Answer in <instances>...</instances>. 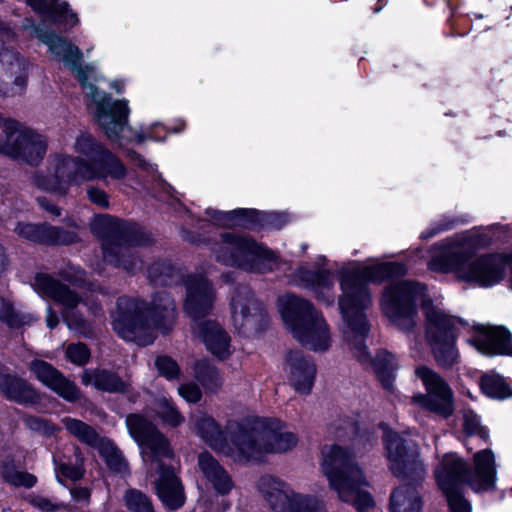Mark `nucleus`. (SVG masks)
I'll return each mask as SVG.
<instances>
[{
  "mask_svg": "<svg viewBox=\"0 0 512 512\" xmlns=\"http://www.w3.org/2000/svg\"><path fill=\"white\" fill-rule=\"evenodd\" d=\"M183 127H184V124H182V127H180V129H179V130H175V132L180 131V130H183Z\"/></svg>",
  "mask_w": 512,
  "mask_h": 512,
  "instance_id": "nucleus-63",
  "label": "nucleus"
},
{
  "mask_svg": "<svg viewBox=\"0 0 512 512\" xmlns=\"http://www.w3.org/2000/svg\"><path fill=\"white\" fill-rule=\"evenodd\" d=\"M0 36L3 39L13 40V39H15L16 34L8 24H6L0 20Z\"/></svg>",
  "mask_w": 512,
  "mask_h": 512,
  "instance_id": "nucleus-55",
  "label": "nucleus"
},
{
  "mask_svg": "<svg viewBox=\"0 0 512 512\" xmlns=\"http://www.w3.org/2000/svg\"><path fill=\"white\" fill-rule=\"evenodd\" d=\"M212 251L216 261L249 272L265 273L278 264L277 256L267 247L248 236L233 233L222 234Z\"/></svg>",
  "mask_w": 512,
  "mask_h": 512,
  "instance_id": "nucleus-11",
  "label": "nucleus"
},
{
  "mask_svg": "<svg viewBox=\"0 0 512 512\" xmlns=\"http://www.w3.org/2000/svg\"><path fill=\"white\" fill-rule=\"evenodd\" d=\"M66 358L76 365H84L90 358V351L83 343L70 344L66 349Z\"/></svg>",
  "mask_w": 512,
  "mask_h": 512,
  "instance_id": "nucleus-45",
  "label": "nucleus"
},
{
  "mask_svg": "<svg viewBox=\"0 0 512 512\" xmlns=\"http://www.w3.org/2000/svg\"><path fill=\"white\" fill-rule=\"evenodd\" d=\"M335 270L341 290L338 306L345 322L343 334L346 345L361 364L373 368L385 385H388L392 372L397 368L394 356L383 351L372 359L365 345L369 332L365 311L372 303L367 285L402 276L406 273V268L400 263L362 265L351 261L337 266Z\"/></svg>",
  "mask_w": 512,
  "mask_h": 512,
  "instance_id": "nucleus-1",
  "label": "nucleus"
},
{
  "mask_svg": "<svg viewBox=\"0 0 512 512\" xmlns=\"http://www.w3.org/2000/svg\"><path fill=\"white\" fill-rule=\"evenodd\" d=\"M34 289L42 297L52 298L62 305V316L69 329L84 336L91 333L90 323L76 312L81 299L72 290L46 274L35 277Z\"/></svg>",
  "mask_w": 512,
  "mask_h": 512,
  "instance_id": "nucleus-15",
  "label": "nucleus"
},
{
  "mask_svg": "<svg viewBox=\"0 0 512 512\" xmlns=\"http://www.w3.org/2000/svg\"><path fill=\"white\" fill-rule=\"evenodd\" d=\"M232 324L239 333L258 332L267 322L262 304L247 290H240L232 299Z\"/></svg>",
  "mask_w": 512,
  "mask_h": 512,
  "instance_id": "nucleus-18",
  "label": "nucleus"
},
{
  "mask_svg": "<svg viewBox=\"0 0 512 512\" xmlns=\"http://www.w3.org/2000/svg\"><path fill=\"white\" fill-rule=\"evenodd\" d=\"M290 384L294 389L303 394H308L316 377V365L299 351H291L287 354L284 364Z\"/></svg>",
  "mask_w": 512,
  "mask_h": 512,
  "instance_id": "nucleus-22",
  "label": "nucleus"
},
{
  "mask_svg": "<svg viewBox=\"0 0 512 512\" xmlns=\"http://www.w3.org/2000/svg\"><path fill=\"white\" fill-rule=\"evenodd\" d=\"M71 495L76 501L87 503L90 497V492L86 488L76 487L71 490Z\"/></svg>",
  "mask_w": 512,
  "mask_h": 512,
  "instance_id": "nucleus-53",
  "label": "nucleus"
},
{
  "mask_svg": "<svg viewBox=\"0 0 512 512\" xmlns=\"http://www.w3.org/2000/svg\"><path fill=\"white\" fill-rule=\"evenodd\" d=\"M30 370L40 382L55 391L62 398L74 401L79 397L76 386L49 363L33 360L30 363Z\"/></svg>",
  "mask_w": 512,
  "mask_h": 512,
  "instance_id": "nucleus-25",
  "label": "nucleus"
},
{
  "mask_svg": "<svg viewBox=\"0 0 512 512\" xmlns=\"http://www.w3.org/2000/svg\"><path fill=\"white\" fill-rule=\"evenodd\" d=\"M244 448L237 457L244 461L261 460L266 454L286 452L296 446V435L286 430L285 425L275 419H247Z\"/></svg>",
  "mask_w": 512,
  "mask_h": 512,
  "instance_id": "nucleus-12",
  "label": "nucleus"
},
{
  "mask_svg": "<svg viewBox=\"0 0 512 512\" xmlns=\"http://www.w3.org/2000/svg\"><path fill=\"white\" fill-rule=\"evenodd\" d=\"M191 427L212 449L235 461L243 462V458H238L236 454L238 450L245 447L243 442L246 440L247 420L237 426V430L232 432L229 441L215 420L207 415L194 416L191 419Z\"/></svg>",
  "mask_w": 512,
  "mask_h": 512,
  "instance_id": "nucleus-16",
  "label": "nucleus"
},
{
  "mask_svg": "<svg viewBox=\"0 0 512 512\" xmlns=\"http://www.w3.org/2000/svg\"><path fill=\"white\" fill-rule=\"evenodd\" d=\"M318 262L319 263H324V262H326V258L324 256H320L319 259H318Z\"/></svg>",
  "mask_w": 512,
  "mask_h": 512,
  "instance_id": "nucleus-61",
  "label": "nucleus"
},
{
  "mask_svg": "<svg viewBox=\"0 0 512 512\" xmlns=\"http://www.w3.org/2000/svg\"><path fill=\"white\" fill-rule=\"evenodd\" d=\"M214 290L202 275H193L186 282V313L194 320L193 332L202 338L206 348L217 358L226 359L231 354V339L214 321H201L212 307Z\"/></svg>",
  "mask_w": 512,
  "mask_h": 512,
  "instance_id": "nucleus-9",
  "label": "nucleus"
},
{
  "mask_svg": "<svg viewBox=\"0 0 512 512\" xmlns=\"http://www.w3.org/2000/svg\"><path fill=\"white\" fill-rule=\"evenodd\" d=\"M420 302L424 316V338L434 359L443 368H451L458 362L456 348L457 331L465 323L448 314L440 303L426 295V287L411 281L391 284L385 290L381 307L385 315L400 329L410 332L416 326V304Z\"/></svg>",
  "mask_w": 512,
  "mask_h": 512,
  "instance_id": "nucleus-3",
  "label": "nucleus"
},
{
  "mask_svg": "<svg viewBox=\"0 0 512 512\" xmlns=\"http://www.w3.org/2000/svg\"><path fill=\"white\" fill-rule=\"evenodd\" d=\"M258 487L274 512H323L316 501L294 494L273 477H262Z\"/></svg>",
  "mask_w": 512,
  "mask_h": 512,
  "instance_id": "nucleus-17",
  "label": "nucleus"
},
{
  "mask_svg": "<svg viewBox=\"0 0 512 512\" xmlns=\"http://www.w3.org/2000/svg\"><path fill=\"white\" fill-rule=\"evenodd\" d=\"M92 447L98 450L100 456L111 470L115 472H123L126 470V461L111 440L98 437L97 444L92 445Z\"/></svg>",
  "mask_w": 512,
  "mask_h": 512,
  "instance_id": "nucleus-33",
  "label": "nucleus"
},
{
  "mask_svg": "<svg viewBox=\"0 0 512 512\" xmlns=\"http://www.w3.org/2000/svg\"><path fill=\"white\" fill-rule=\"evenodd\" d=\"M194 376L208 392H216L223 384L220 372L207 360H198L195 362Z\"/></svg>",
  "mask_w": 512,
  "mask_h": 512,
  "instance_id": "nucleus-32",
  "label": "nucleus"
},
{
  "mask_svg": "<svg viewBox=\"0 0 512 512\" xmlns=\"http://www.w3.org/2000/svg\"><path fill=\"white\" fill-rule=\"evenodd\" d=\"M179 395L189 403H196L201 399V390L195 383H184L178 387Z\"/></svg>",
  "mask_w": 512,
  "mask_h": 512,
  "instance_id": "nucleus-46",
  "label": "nucleus"
},
{
  "mask_svg": "<svg viewBox=\"0 0 512 512\" xmlns=\"http://www.w3.org/2000/svg\"><path fill=\"white\" fill-rule=\"evenodd\" d=\"M295 278L301 285L309 289L316 299L327 305L334 304V275L330 270L311 271L299 268L295 272Z\"/></svg>",
  "mask_w": 512,
  "mask_h": 512,
  "instance_id": "nucleus-24",
  "label": "nucleus"
},
{
  "mask_svg": "<svg viewBox=\"0 0 512 512\" xmlns=\"http://www.w3.org/2000/svg\"><path fill=\"white\" fill-rule=\"evenodd\" d=\"M350 434L351 445L331 444L322 448V470L342 501L352 504L358 511H368L374 506V501L362 489L367 482L361 469L353 462V456L364 445V438L357 435L354 426L350 427Z\"/></svg>",
  "mask_w": 512,
  "mask_h": 512,
  "instance_id": "nucleus-8",
  "label": "nucleus"
},
{
  "mask_svg": "<svg viewBox=\"0 0 512 512\" xmlns=\"http://www.w3.org/2000/svg\"><path fill=\"white\" fill-rule=\"evenodd\" d=\"M155 411L161 420L172 427L184 422V417L175 405L166 397H159L155 402Z\"/></svg>",
  "mask_w": 512,
  "mask_h": 512,
  "instance_id": "nucleus-40",
  "label": "nucleus"
},
{
  "mask_svg": "<svg viewBox=\"0 0 512 512\" xmlns=\"http://www.w3.org/2000/svg\"><path fill=\"white\" fill-rule=\"evenodd\" d=\"M26 2L35 12L53 21H63L70 26L79 23L77 15L69 9L66 2H59L58 0H26Z\"/></svg>",
  "mask_w": 512,
  "mask_h": 512,
  "instance_id": "nucleus-27",
  "label": "nucleus"
},
{
  "mask_svg": "<svg viewBox=\"0 0 512 512\" xmlns=\"http://www.w3.org/2000/svg\"><path fill=\"white\" fill-rule=\"evenodd\" d=\"M463 429L468 436L465 443L468 450L472 449L470 445L475 437H479L483 443L489 438L488 432L480 426L478 416L472 411H466L463 414Z\"/></svg>",
  "mask_w": 512,
  "mask_h": 512,
  "instance_id": "nucleus-39",
  "label": "nucleus"
},
{
  "mask_svg": "<svg viewBox=\"0 0 512 512\" xmlns=\"http://www.w3.org/2000/svg\"><path fill=\"white\" fill-rule=\"evenodd\" d=\"M383 0H379V2H382Z\"/></svg>",
  "mask_w": 512,
  "mask_h": 512,
  "instance_id": "nucleus-64",
  "label": "nucleus"
},
{
  "mask_svg": "<svg viewBox=\"0 0 512 512\" xmlns=\"http://www.w3.org/2000/svg\"><path fill=\"white\" fill-rule=\"evenodd\" d=\"M92 230L99 237L107 238L103 242V255L106 262L116 266H122L125 270L131 271L136 265L128 247L113 244L110 239H116L118 232V219L109 215H100L94 218Z\"/></svg>",
  "mask_w": 512,
  "mask_h": 512,
  "instance_id": "nucleus-19",
  "label": "nucleus"
},
{
  "mask_svg": "<svg viewBox=\"0 0 512 512\" xmlns=\"http://www.w3.org/2000/svg\"><path fill=\"white\" fill-rule=\"evenodd\" d=\"M14 231L19 237L37 243H72L75 240L74 236H64L60 229L47 225L19 222Z\"/></svg>",
  "mask_w": 512,
  "mask_h": 512,
  "instance_id": "nucleus-26",
  "label": "nucleus"
},
{
  "mask_svg": "<svg viewBox=\"0 0 512 512\" xmlns=\"http://www.w3.org/2000/svg\"><path fill=\"white\" fill-rule=\"evenodd\" d=\"M62 423L67 431L79 441L90 446L97 444L99 435L86 423L70 417H65Z\"/></svg>",
  "mask_w": 512,
  "mask_h": 512,
  "instance_id": "nucleus-34",
  "label": "nucleus"
},
{
  "mask_svg": "<svg viewBox=\"0 0 512 512\" xmlns=\"http://www.w3.org/2000/svg\"><path fill=\"white\" fill-rule=\"evenodd\" d=\"M126 175L127 169L122 161L104 147L97 157L89 160L73 158L62 152L51 153L47 160L46 173H34L32 184L62 198L68 195L74 185L95 179L122 180Z\"/></svg>",
  "mask_w": 512,
  "mask_h": 512,
  "instance_id": "nucleus-4",
  "label": "nucleus"
},
{
  "mask_svg": "<svg viewBox=\"0 0 512 512\" xmlns=\"http://www.w3.org/2000/svg\"><path fill=\"white\" fill-rule=\"evenodd\" d=\"M27 425L30 429L39 431L45 434L53 432V428L43 419L30 417L27 419Z\"/></svg>",
  "mask_w": 512,
  "mask_h": 512,
  "instance_id": "nucleus-51",
  "label": "nucleus"
},
{
  "mask_svg": "<svg viewBox=\"0 0 512 512\" xmlns=\"http://www.w3.org/2000/svg\"><path fill=\"white\" fill-rule=\"evenodd\" d=\"M21 124L10 119H0V153L9 156V147L15 143L14 134L19 132Z\"/></svg>",
  "mask_w": 512,
  "mask_h": 512,
  "instance_id": "nucleus-41",
  "label": "nucleus"
},
{
  "mask_svg": "<svg viewBox=\"0 0 512 512\" xmlns=\"http://www.w3.org/2000/svg\"><path fill=\"white\" fill-rule=\"evenodd\" d=\"M128 157H130L131 160L135 161L139 167H141L143 169H147L151 173H154L156 171V169L153 165L146 163V161L140 155L136 154L135 152H129Z\"/></svg>",
  "mask_w": 512,
  "mask_h": 512,
  "instance_id": "nucleus-54",
  "label": "nucleus"
},
{
  "mask_svg": "<svg viewBox=\"0 0 512 512\" xmlns=\"http://www.w3.org/2000/svg\"><path fill=\"white\" fill-rule=\"evenodd\" d=\"M26 83L24 61L13 49L0 41V94L20 93Z\"/></svg>",
  "mask_w": 512,
  "mask_h": 512,
  "instance_id": "nucleus-21",
  "label": "nucleus"
},
{
  "mask_svg": "<svg viewBox=\"0 0 512 512\" xmlns=\"http://www.w3.org/2000/svg\"><path fill=\"white\" fill-rule=\"evenodd\" d=\"M278 308L288 329L305 347L324 352L331 346V335L322 314L305 299L286 294L278 299Z\"/></svg>",
  "mask_w": 512,
  "mask_h": 512,
  "instance_id": "nucleus-10",
  "label": "nucleus"
},
{
  "mask_svg": "<svg viewBox=\"0 0 512 512\" xmlns=\"http://www.w3.org/2000/svg\"><path fill=\"white\" fill-rule=\"evenodd\" d=\"M37 201L41 208L51 213L52 215L56 217L61 215V209L55 204L51 203L47 198L39 197Z\"/></svg>",
  "mask_w": 512,
  "mask_h": 512,
  "instance_id": "nucleus-52",
  "label": "nucleus"
},
{
  "mask_svg": "<svg viewBox=\"0 0 512 512\" xmlns=\"http://www.w3.org/2000/svg\"><path fill=\"white\" fill-rule=\"evenodd\" d=\"M24 29H32L33 34L42 43L48 46L51 55L61 61L76 76L86 95L90 98L88 109L93 113L94 118L106 137L122 146V140L129 139L127 133H132L129 126V101L126 99H112L104 91H99L93 82L99 79L97 68L93 64L83 65L82 51L71 42L54 34L34 27L30 19L23 23ZM169 130L160 123H154L145 131L134 132L133 140L141 144L146 140L156 142L164 141Z\"/></svg>",
  "mask_w": 512,
  "mask_h": 512,
  "instance_id": "nucleus-2",
  "label": "nucleus"
},
{
  "mask_svg": "<svg viewBox=\"0 0 512 512\" xmlns=\"http://www.w3.org/2000/svg\"><path fill=\"white\" fill-rule=\"evenodd\" d=\"M391 512H420L421 499L415 487H398L390 498Z\"/></svg>",
  "mask_w": 512,
  "mask_h": 512,
  "instance_id": "nucleus-31",
  "label": "nucleus"
},
{
  "mask_svg": "<svg viewBox=\"0 0 512 512\" xmlns=\"http://www.w3.org/2000/svg\"><path fill=\"white\" fill-rule=\"evenodd\" d=\"M198 465L219 493L226 494L231 490L233 484L230 476L209 453L204 452L198 456Z\"/></svg>",
  "mask_w": 512,
  "mask_h": 512,
  "instance_id": "nucleus-28",
  "label": "nucleus"
},
{
  "mask_svg": "<svg viewBox=\"0 0 512 512\" xmlns=\"http://www.w3.org/2000/svg\"><path fill=\"white\" fill-rule=\"evenodd\" d=\"M59 323L56 312L52 310L50 306L47 307L46 324L50 329H54Z\"/></svg>",
  "mask_w": 512,
  "mask_h": 512,
  "instance_id": "nucleus-57",
  "label": "nucleus"
},
{
  "mask_svg": "<svg viewBox=\"0 0 512 512\" xmlns=\"http://www.w3.org/2000/svg\"><path fill=\"white\" fill-rule=\"evenodd\" d=\"M112 318L113 328L121 338L146 346L153 343L157 331L166 335L173 329L176 309L166 292L156 294L150 308L138 300L121 297Z\"/></svg>",
  "mask_w": 512,
  "mask_h": 512,
  "instance_id": "nucleus-6",
  "label": "nucleus"
},
{
  "mask_svg": "<svg viewBox=\"0 0 512 512\" xmlns=\"http://www.w3.org/2000/svg\"><path fill=\"white\" fill-rule=\"evenodd\" d=\"M453 220H441L437 224H433L429 229L425 230L421 234L422 239H430L435 235L450 229L453 226Z\"/></svg>",
  "mask_w": 512,
  "mask_h": 512,
  "instance_id": "nucleus-49",
  "label": "nucleus"
},
{
  "mask_svg": "<svg viewBox=\"0 0 512 512\" xmlns=\"http://www.w3.org/2000/svg\"><path fill=\"white\" fill-rule=\"evenodd\" d=\"M84 306H87L88 310L94 315H98L99 311L101 310L100 306L95 304L94 302H90L87 300V302L84 303Z\"/></svg>",
  "mask_w": 512,
  "mask_h": 512,
  "instance_id": "nucleus-58",
  "label": "nucleus"
},
{
  "mask_svg": "<svg viewBox=\"0 0 512 512\" xmlns=\"http://www.w3.org/2000/svg\"><path fill=\"white\" fill-rule=\"evenodd\" d=\"M0 391L19 403L32 402L36 398L34 390L22 379L0 372Z\"/></svg>",
  "mask_w": 512,
  "mask_h": 512,
  "instance_id": "nucleus-30",
  "label": "nucleus"
},
{
  "mask_svg": "<svg viewBox=\"0 0 512 512\" xmlns=\"http://www.w3.org/2000/svg\"><path fill=\"white\" fill-rule=\"evenodd\" d=\"M149 276L152 278L153 281L157 282L158 279L154 273V268H152L150 271H149Z\"/></svg>",
  "mask_w": 512,
  "mask_h": 512,
  "instance_id": "nucleus-60",
  "label": "nucleus"
},
{
  "mask_svg": "<svg viewBox=\"0 0 512 512\" xmlns=\"http://www.w3.org/2000/svg\"><path fill=\"white\" fill-rule=\"evenodd\" d=\"M469 343L484 355H512V336L502 327H479Z\"/></svg>",
  "mask_w": 512,
  "mask_h": 512,
  "instance_id": "nucleus-23",
  "label": "nucleus"
},
{
  "mask_svg": "<svg viewBox=\"0 0 512 512\" xmlns=\"http://www.w3.org/2000/svg\"><path fill=\"white\" fill-rule=\"evenodd\" d=\"M127 508L133 512H154L151 500L141 491L129 489L124 495Z\"/></svg>",
  "mask_w": 512,
  "mask_h": 512,
  "instance_id": "nucleus-42",
  "label": "nucleus"
},
{
  "mask_svg": "<svg viewBox=\"0 0 512 512\" xmlns=\"http://www.w3.org/2000/svg\"><path fill=\"white\" fill-rule=\"evenodd\" d=\"M72 148L79 155L77 158L82 159L81 156H86L92 159L100 154L104 146L89 133L81 131L75 137Z\"/></svg>",
  "mask_w": 512,
  "mask_h": 512,
  "instance_id": "nucleus-37",
  "label": "nucleus"
},
{
  "mask_svg": "<svg viewBox=\"0 0 512 512\" xmlns=\"http://www.w3.org/2000/svg\"><path fill=\"white\" fill-rule=\"evenodd\" d=\"M4 479L14 486L33 487L36 477L32 474L15 470L12 466L4 465L2 470Z\"/></svg>",
  "mask_w": 512,
  "mask_h": 512,
  "instance_id": "nucleus-43",
  "label": "nucleus"
},
{
  "mask_svg": "<svg viewBox=\"0 0 512 512\" xmlns=\"http://www.w3.org/2000/svg\"><path fill=\"white\" fill-rule=\"evenodd\" d=\"M81 378L83 384L106 392H123L127 388L125 381L107 370H85Z\"/></svg>",
  "mask_w": 512,
  "mask_h": 512,
  "instance_id": "nucleus-29",
  "label": "nucleus"
},
{
  "mask_svg": "<svg viewBox=\"0 0 512 512\" xmlns=\"http://www.w3.org/2000/svg\"><path fill=\"white\" fill-rule=\"evenodd\" d=\"M480 385L482 391L491 398L505 399L511 395L510 387L500 375H484Z\"/></svg>",
  "mask_w": 512,
  "mask_h": 512,
  "instance_id": "nucleus-36",
  "label": "nucleus"
},
{
  "mask_svg": "<svg viewBox=\"0 0 512 512\" xmlns=\"http://www.w3.org/2000/svg\"><path fill=\"white\" fill-rule=\"evenodd\" d=\"M384 5H385V4H382V5H380L379 7H377V8L375 9V12L380 11V10L383 8V6H384Z\"/></svg>",
  "mask_w": 512,
  "mask_h": 512,
  "instance_id": "nucleus-62",
  "label": "nucleus"
},
{
  "mask_svg": "<svg viewBox=\"0 0 512 512\" xmlns=\"http://www.w3.org/2000/svg\"><path fill=\"white\" fill-rule=\"evenodd\" d=\"M426 393L415 394L411 402L418 407L447 419L454 413V393L449 384L434 370L427 366H419L415 370Z\"/></svg>",
  "mask_w": 512,
  "mask_h": 512,
  "instance_id": "nucleus-14",
  "label": "nucleus"
},
{
  "mask_svg": "<svg viewBox=\"0 0 512 512\" xmlns=\"http://www.w3.org/2000/svg\"><path fill=\"white\" fill-rule=\"evenodd\" d=\"M87 196L92 203L98 205L99 207L107 208L109 206L107 194L99 188L89 187L87 189Z\"/></svg>",
  "mask_w": 512,
  "mask_h": 512,
  "instance_id": "nucleus-48",
  "label": "nucleus"
},
{
  "mask_svg": "<svg viewBox=\"0 0 512 512\" xmlns=\"http://www.w3.org/2000/svg\"><path fill=\"white\" fill-rule=\"evenodd\" d=\"M31 503L34 507L42 510V511H54L62 507L61 504L53 503L51 500L44 497H34L31 500Z\"/></svg>",
  "mask_w": 512,
  "mask_h": 512,
  "instance_id": "nucleus-50",
  "label": "nucleus"
},
{
  "mask_svg": "<svg viewBox=\"0 0 512 512\" xmlns=\"http://www.w3.org/2000/svg\"><path fill=\"white\" fill-rule=\"evenodd\" d=\"M0 320L11 328H19L30 324L35 319L30 314L15 312L11 302L4 297H0Z\"/></svg>",
  "mask_w": 512,
  "mask_h": 512,
  "instance_id": "nucleus-38",
  "label": "nucleus"
},
{
  "mask_svg": "<svg viewBox=\"0 0 512 512\" xmlns=\"http://www.w3.org/2000/svg\"><path fill=\"white\" fill-rule=\"evenodd\" d=\"M8 267L9 258L7 256L5 248L0 243V277L7 271Z\"/></svg>",
  "mask_w": 512,
  "mask_h": 512,
  "instance_id": "nucleus-56",
  "label": "nucleus"
},
{
  "mask_svg": "<svg viewBox=\"0 0 512 512\" xmlns=\"http://www.w3.org/2000/svg\"><path fill=\"white\" fill-rule=\"evenodd\" d=\"M56 475L60 482L61 477H65L71 480H78L82 477L83 471L80 466H71L69 464L63 463L56 469Z\"/></svg>",
  "mask_w": 512,
  "mask_h": 512,
  "instance_id": "nucleus-47",
  "label": "nucleus"
},
{
  "mask_svg": "<svg viewBox=\"0 0 512 512\" xmlns=\"http://www.w3.org/2000/svg\"><path fill=\"white\" fill-rule=\"evenodd\" d=\"M127 428L131 436L141 447V454L149 472L155 471L156 493L169 509L180 508L185 501L183 487L170 467L172 452L167 440L153 424L140 415H129L126 419Z\"/></svg>",
  "mask_w": 512,
  "mask_h": 512,
  "instance_id": "nucleus-7",
  "label": "nucleus"
},
{
  "mask_svg": "<svg viewBox=\"0 0 512 512\" xmlns=\"http://www.w3.org/2000/svg\"><path fill=\"white\" fill-rule=\"evenodd\" d=\"M158 372L168 380L177 379L180 375V368L177 362L169 356H159L155 360Z\"/></svg>",
  "mask_w": 512,
  "mask_h": 512,
  "instance_id": "nucleus-44",
  "label": "nucleus"
},
{
  "mask_svg": "<svg viewBox=\"0 0 512 512\" xmlns=\"http://www.w3.org/2000/svg\"><path fill=\"white\" fill-rule=\"evenodd\" d=\"M111 87L115 89L118 93H121L124 89V83L121 81H115L111 84Z\"/></svg>",
  "mask_w": 512,
  "mask_h": 512,
  "instance_id": "nucleus-59",
  "label": "nucleus"
},
{
  "mask_svg": "<svg viewBox=\"0 0 512 512\" xmlns=\"http://www.w3.org/2000/svg\"><path fill=\"white\" fill-rule=\"evenodd\" d=\"M439 489L444 494L450 512H472V505L460 488L466 484L475 493L493 491L497 481L495 455L490 449H482L473 456V468L456 453H447L439 458L434 469Z\"/></svg>",
  "mask_w": 512,
  "mask_h": 512,
  "instance_id": "nucleus-5",
  "label": "nucleus"
},
{
  "mask_svg": "<svg viewBox=\"0 0 512 512\" xmlns=\"http://www.w3.org/2000/svg\"><path fill=\"white\" fill-rule=\"evenodd\" d=\"M383 442L388 467L396 477L414 481L424 478L426 468L413 441L404 439L396 432L387 431Z\"/></svg>",
  "mask_w": 512,
  "mask_h": 512,
  "instance_id": "nucleus-13",
  "label": "nucleus"
},
{
  "mask_svg": "<svg viewBox=\"0 0 512 512\" xmlns=\"http://www.w3.org/2000/svg\"><path fill=\"white\" fill-rule=\"evenodd\" d=\"M14 138V146L8 150L9 157L30 166H38L48 150L46 137L21 125Z\"/></svg>",
  "mask_w": 512,
  "mask_h": 512,
  "instance_id": "nucleus-20",
  "label": "nucleus"
},
{
  "mask_svg": "<svg viewBox=\"0 0 512 512\" xmlns=\"http://www.w3.org/2000/svg\"><path fill=\"white\" fill-rule=\"evenodd\" d=\"M253 213L247 209H237L229 212L217 211L212 208L206 210V214L209 216L216 225L223 227H234L238 225H245L244 221L248 214Z\"/></svg>",
  "mask_w": 512,
  "mask_h": 512,
  "instance_id": "nucleus-35",
  "label": "nucleus"
}]
</instances>
